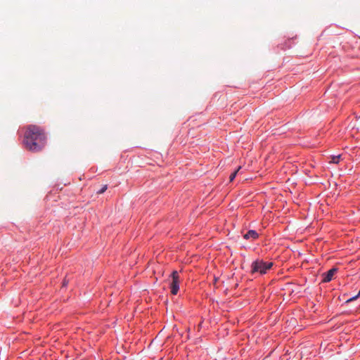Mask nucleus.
I'll list each match as a JSON object with an SVG mask.
<instances>
[{"instance_id":"nucleus-1","label":"nucleus","mask_w":360,"mask_h":360,"mask_svg":"<svg viewBox=\"0 0 360 360\" xmlns=\"http://www.w3.org/2000/svg\"><path fill=\"white\" fill-rule=\"evenodd\" d=\"M46 143V135L43 129L37 125L27 127L23 144L25 147L32 152L41 150Z\"/></svg>"},{"instance_id":"nucleus-6","label":"nucleus","mask_w":360,"mask_h":360,"mask_svg":"<svg viewBox=\"0 0 360 360\" xmlns=\"http://www.w3.org/2000/svg\"><path fill=\"white\" fill-rule=\"evenodd\" d=\"M342 158V155H331L329 163L338 164Z\"/></svg>"},{"instance_id":"nucleus-4","label":"nucleus","mask_w":360,"mask_h":360,"mask_svg":"<svg viewBox=\"0 0 360 360\" xmlns=\"http://www.w3.org/2000/svg\"><path fill=\"white\" fill-rule=\"evenodd\" d=\"M337 271H338V269H336V268L330 269L329 271H328L326 273H325L322 275L323 276L322 281L324 283L330 282L333 279L334 275L336 274Z\"/></svg>"},{"instance_id":"nucleus-3","label":"nucleus","mask_w":360,"mask_h":360,"mask_svg":"<svg viewBox=\"0 0 360 360\" xmlns=\"http://www.w3.org/2000/svg\"><path fill=\"white\" fill-rule=\"evenodd\" d=\"M172 282L170 283L171 293L172 295H176L179 289L180 278L179 273L176 271H174L172 273Z\"/></svg>"},{"instance_id":"nucleus-9","label":"nucleus","mask_w":360,"mask_h":360,"mask_svg":"<svg viewBox=\"0 0 360 360\" xmlns=\"http://www.w3.org/2000/svg\"><path fill=\"white\" fill-rule=\"evenodd\" d=\"M360 297V289H359V292H358V294H357L356 295H355V296H354V297H352L349 298V300H347V302H351V301H353V300H354L357 299V298H358V297Z\"/></svg>"},{"instance_id":"nucleus-2","label":"nucleus","mask_w":360,"mask_h":360,"mask_svg":"<svg viewBox=\"0 0 360 360\" xmlns=\"http://www.w3.org/2000/svg\"><path fill=\"white\" fill-rule=\"evenodd\" d=\"M273 266L272 262H266L262 259H257L254 261L251 264L250 273L254 274L255 273H259L260 274H264L267 270L270 269Z\"/></svg>"},{"instance_id":"nucleus-8","label":"nucleus","mask_w":360,"mask_h":360,"mask_svg":"<svg viewBox=\"0 0 360 360\" xmlns=\"http://www.w3.org/2000/svg\"><path fill=\"white\" fill-rule=\"evenodd\" d=\"M108 188V186L105 184V185H103L101 189H99L96 193L97 194H102Z\"/></svg>"},{"instance_id":"nucleus-5","label":"nucleus","mask_w":360,"mask_h":360,"mask_svg":"<svg viewBox=\"0 0 360 360\" xmlns=\"http://www.w3.org/2000/svg\"><path fill=\"white\" fill-rule=\"evenodd\" d=\"M259 237V234L254 230H250L243 235V238L246 240H255Z\"/></svg>"},{"instance_id":"nucleus-7","label":"nucleus","mask_w":360,"mask_h":360,"mask_svg":"<svg viewBox=\"0 0 360 360\" xmlns=\"http://www.w3.org/2000/svg\"><path fill=\"white\" fill-rule=\"evenodd\" d=\"M240 168H241V167H238V169L230 175V177H229L230 181H232L235 179L237 173L240 169Z\"/></svg>"}]
</instances>
